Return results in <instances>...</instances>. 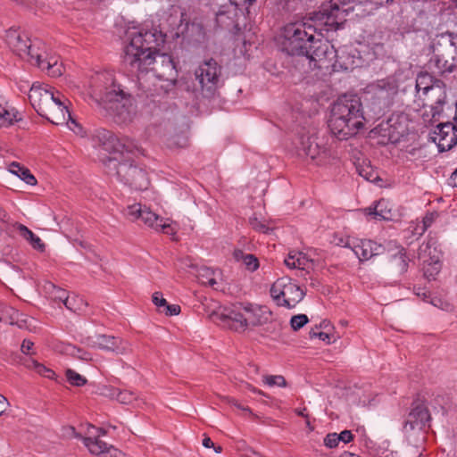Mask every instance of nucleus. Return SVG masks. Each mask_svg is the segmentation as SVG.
Wrapping results in <instances>:
<instances>
[{"instance_id": "obj_1", "label": "nucleus", "mask_w": 457, "mask_h": 457, "mask_svg": "<svg viewBox=\"0 0 457 457\" xmlns=\"http://www.w3.org/2000/svg\"><path fill=\"white\" fill-rule=\"evenodd\" d=\"M129 43L124 48L122 62L137 79L139 87L147 96L168 93L178 77L171 55L160 53L158 47L165 35L157 29H135L128 32Z\"/></svg>"}, {"instance_id": "obj_2", "label": "nucleus", "mask_w": 457, "mask_h": 457, "mask_svg": "<svg viewBox=\"0 0 457 457\" xmlns=\"http://www.w3.org/2000/svg\"><path fill=\"white\" fill-rule=\"evenodd\" d=\"M338 28V22L332 13L313 12L303 21L292 22L284 27L282 33V49L290 55H303L307 48L316 42L317 31H329Z\"/></svg>"}, {"instance_id": "obj_3", "label": "nucleus", "mask_w": 457, "mask_h": 457, "mask_svg": "<svg viewBox=\"0 0 457 457\" xmlns=\"http://www.w3.org/2000/svg\"><path fill=\"white\" fill-rule=\"evenodd\" d=\"M363 120L360 98L357 96L345 95L331 108L328 128L339 140H346L363 127Z\"/></svg>"}, {"instance_id": "obj_4", "label": "nucleus", "mask_w": 457, "mask_h": 457, "mask_svg": "<svg viewBox=\"0 0 457 457\" xmlns=\"http://www.w3.org/2000/svg\"><path fill=\"white\" fill-rule=\"evenodd\" d=\"M98 106L104 108L118 123H126L132 117L130 95L124 92L120 85L112 82L99 94L96 91L92 96Z\"/></svg>"}, {"instance_id": "obj_5", "label": "nucleus", "mask_w": 457, "mask_h": 457, "mask_svg": "<svg viewBox=\"0 0 457 457\" xmlns=\"http://www.w3.org/2000/svg\"><path fill=\"white\" fill-rule=\"evenodd\" d=\"M106 172L111 176H115L117 179L136 190H144L148 187L149 180L146 172L137 166L130 158H125L124 154L120 158L108 157L104 160Z\"/></svg>"}, {"instance_id": "obj_6", "label": "nucleus", "mask_w": 457, "mask_h": 457, "mask_svg": "<svg viewBox=\"0 0 457 457\" xmlns=\"http://www.w3.org/2000/svg\"><path fill=\"white\" fill-rule=\"evenodd\" d=\"M195 79L204 97H212L222 84V66L212 57L204 59L195 71Z\"/></svg>"}, {"instance_id": "obj_7", "label": "nucleus", "mask_w": 457, "mask_h": 457, "mask_svg": "<svg viewBox=\"0 0 457 457\" xmlns=\"http://www.w3.org/2000/svg\"><path fill=\"white\" fill-rule=\"evenodd\" d=\"M95 146L98 145L110 153L123 154L140 152L139 146L128 137L118 138L112 131L105 129H96L91 135Z\"/></svg>"}, {"instance_id": "obj_8", "label": "nucleus", "mask_w": 457, "mask_h": 457, "mask_svg": "<svg viewBox=\"0 0 457 457\" xmlns=\"http://www.w3.org/2000/svg\"><path fill=\"white\" fill-rule=\"evenodd\" d=\"M397 85L393 79H379L367 87V95L376 113H380L388 108L397 94Z\"/></svg>"}, {"instance_id": "obj_9", "label": "nucleus", "mask_w": 457, "mask_h": 457, "mask_svg": "<svg viewBox=\"0 0 457 457\" xmlns=\"http://www.w3.org/2000/svg\"><path fill=\"white\" fill-rule=\"evenodd\" d=\"M5 39L9 47L21 59L43 66L40 48L31 44L26 35L15 29H10L6 31Z\"/></svg>"}, {"instance_id": "obj_10", "label": "nucleus", "mask_w": 457, "mask_h": 457, "mask_svg": "<svg viewBox=\"0 0 457 457\" xmlns=\"http://www.w3.org/2000/svg\"><path fill=\"white\" fill-rule=\"evenodd\" d=\"M125 214L131 221L141 220L146 226L156 231H162L165 234L174 233L170 224L164 221L163 218L153 212L148 207L141 204L129 205Z\"/></svg>"}, {"instance_id": "obj_11", "label": "nucleus", "mask_w": 457, "mask_h": 457, "mask_svg": "<svg viewBox=\"0 0 457 457\" xmlns=\"http://www.w3.org/2000/svg\"><path fill=\"white\" fill-rule=\"evenodd\" d=\"M67 99L59 92L54 99L45 108L44 112L40 116L45 117L53 124L60 125L68 123L71 120V124L74 126H69L75 133L79 134L82 131V128L71 118L68 107L65 104Z\"/></svg>"}, {"instance_id": "obj_12", "label": "nucleus", "mask_w": 457, "mask_h": 457, "mask_svg": "<svg viewBox=\"0 0 457 457\" xmlns=\"http://www.w3.org/2000/svg\"><path fill=\"white\" fill-rule=\"evenodd\" d=\"M87 433L91 436H85L83 443L91 453L99 455L100 457H120L121 455V452L117 448L99 439L101 436L106 435L104 428L89 425Z\"/></svg>"}, {"instance_id": "obj_13", "label": "nucleus", "mask_w": 457, "mask_h": 457, "mask_svg": "<svg viewBox=\"0 0 457 457\" xmlns=\"http://www.w3.org/2000/svg\"><path fill=\"white\" fill-rule=\"evenodd\" d=\"M296 148L299 156L310 157L312 160L318 159L319 164L325 163L329 156V151L326 147L320 146L313 134L301 135Z\"/></svg>"}, {"instance_id": "obj_14", "label": "nucleus", "mask_w": 457, "mask_h": 457, "mask_svg": "<svg viewBox=\"0 0 457 457\" xmlns=\"http://www.w3.org/2000/svg\"><path fill=\"white\" fill-rule=\"evenodd\" d=\"M431 417L427 405L418 399L413 402L411 411L404 423L403 429L405 432L410 430L421 431L426 428Z\"/></svg>"}, {"instance_id": "obj_15", "label": "nucleus", "mask_w": 457, "mask_h": 457, "mask_svg": "<svg viewBox=\"0 0 457 457\" xmlns=\"http://www.w3.org/2000/svg\"><path fill=\"white\" fill-rule=\"evenodd\" d=\"M422 93L428 96L431 102L432 119H436L443 112V106L446 102L445 84L442 80L435 79L430 86L422 88Z\"/></svg>"}, {"instance_id": "obj_16", "label": "nucleus", "mask_w": 457, "mask_h": 457, "mask_svg": "<svg viewBox=\"0 0 457 457\" xmlns=\"http://www.w3.org/2000/svg\"><path fill=\"white\" fill-rule=\"evenodd\" d=\"M408 266L409 259L404 249L401 248L388 259L385 266V273L393 283L396 284L401 281V278L407 271Z\"/></svg>"}, {"instance_id": "obj_17", "label": "nucleus", "mask_w": 457, "mask_h": 457, "mask_svg": "<svg viewBox=\"0 0 457 457\" xmlns=\"http://www.w3.org/2000/svg\"><path fill=\"white\" fill-rule=\"evenodd\" d=\"M211 318L214 322L235 331L242 332L247 328L243 308L233 309L227 312H213Z\"/></svg>"}, {"instance_id": "obj_18", "label": "nucleus", "mask_w": 457, "mask_h": 457, "mask_svg": "<svg viewBox=\"0 0 457 457\" xmlns=\"http://www.w3.org/2000/svg\"><path fill=\"white\" fill-rule=\"evenodd\" d=\"M441 151L453 148L457 144V127L451 122L440 123L431 137Z\"/></svg>"}, {"instance_id": "obj_19", "label": "nucleus", "mask_w": 457, "mask_h": 457, "mask_svg": "<svg viewBox=\"0 0 457 457\" xmlns=\"http://www.w3.org/2000/svg\"><path fill=\"white\" fill-rule=\"evenodd\" d=\"M88 344L93 347L113 352L116 354H124L129 349V344L121 338L106 335H96L87 338Z\"/></svg>"}, {"instance_id": "obj_20", "label": "nucleus", "mask_w": 457, "mask_h": 457, "mask_svg": "<svg viewBox=\"0 0 457 457\" xmlns=\"http://www.w3.org/2000/svg\"><path fill=\"white\" fill-rule=\"evenodd\" d=\"M315 40L316 42L307 48L308 53H305L304 56L312 61L332 60L336 51L329 42L322 40L321 31H317Z\"/></svg>"}, {"instance_id": "obj_21", "label": "nucleus", "mask_w": 457, "mask_h": 457, "mask_svg": "<svg viewBox=\"0 0 457 457\" xmlns=\"http://www.w3.org/2000/svg\"><path fill=\"white\" fill-rule=\"evenodd\" d=\"M56 96L57 92L54 93L39 84H33L29 90V99L33 108L40 115Z\"/></svg>"}, {"instance_id": "obj_22", "label": "nucleus", "mask_w": 457, "mask_h": 457, "mask_svg": "<svg viewBox=\"0 0 457 457\" xmlns=\"http://www.w3.org/2000/svg\"><path fill=\"white\" fill-rule=\"evenodd\" d=\"M384 246L371 240H361L353 247V251L360 261L370 260L375 255L384 253Z\"/></svg>"}, {"instance_id": "obj_23", "label": "nucleus", "mask_w": 457, "mask_h": 457, "mask_svg": "<svg viewBox=\"0 0 457 457\" xmlns=\"http://www.w3.org/2000/svg\"><path fill=\"white\" fill-rule=\"evenodd\" d=\"M305 295V293L300 287L293 284L291 278H288V283H286L285 295L282 299L281 306L288 309L294 308L299 302H301Z\"/></svg>"}, {"instance_id": "obj_24", "label": "nucleus", "mask_w": 457, "mask_h": 457, "mask_svg": "<svg viewBox=\"0 0 457 457\" xmlns=\"http://www.w3.org/2000/svg\"><path fill=\"white\" fill-rule=\"evenodd\" d=\"M418 257L423 263L440 262L441 251L437 249L436 242L429 239L423 243L419 248Z\"/></svg>"}, {"instance_id": "obj_25", "label": "nucleus", "mask_w": 457, "mask_h": 457, "mask_svg": "<svg viewBox=\"0 0 457 457\" xmlns=\"http://www.w3.org/2000/svg\"><path fill=\"white\" fill-rule=\"evenodd\" d=\"M431 69H436L438 74L451 73L457 68V58L453 56L450 60L443 55L435 54L429 61Z\"/></svg>"}, {"instance_id": "obj_26", "label": "nucleus", "mask_w": 457, "mask_h": 457, "mask_svg": "<svg viewBox=\"0 0 457 457\" xmlns=\"http://www.w3.org/2000/svg\"><path fill=\"white\" fill-rule=\"evenodd\" d=\"M190 267L195 270V276L199 283L212 287H214L217 284L216 275L217 273H220L219 270H212L206 266L198 267L193 264Z\"/></svg>"}, {"instance_id": "obj_27", "label": "nucleus", "mask_w": 457, "mask_h": 457, "mask_svg": "<svg viewBox=\"0 0 457 457\" xmlns=\"http://www.w3.org/2000/svg\"><path fill=\"white\" fill-rule=\"evenodd\" d=\"M18 230L19 234L27 241L30 243L33 248L44 251L45 245L42 243L41 239L36 236L30 229H29L25 225L21 223H15L13 225Z\"/></svg>"}, {"instance_id": "obj_28", "label": "nucleus", "mask_w": 457, "mask_h": 457, "mask_svg": "<svg viewBox=\"0 0 457 457\" xmlns=\"http://www.w3.org/2000/svg\"><path fill=\"white\" fill-rule=\"evenodd\" d=\"M20 120L21 114L14 108L0 105V129L10 127Z\"/></svg>"}, {"instance_id": "obj_29", "label": "nucleus", "mask_w": 457, "mask_h": 457, "mask_svg": "<svg viewBox=\"0 0 457 457\" xmlns=\"http://www.w3.org/2000/svg\"><path fill=\"white\" fill-rule=\"evenodd\" d=\"M8 170L11 173L16 175L19 179H21V180H23L24 182H26L29 185L33 186V185L37 184V179L30 173L29 170L21 166L20 163H18V162H12L9 165Z\"/></svg>"}, {"instance_id": "obj_30", "label": "nucleus", "mask_w": 457, "mask_h": 457, "mask_svg": "<svg viewBox=\"0 0 457 457\" xmlns=\"http://www.w3.org/2000/svg\"><path fill=\"white\" fill-rule=\"evenodd\" d=\"M243 311L245 313V319L247 328L248 327H256L263 324V320H262L261 310L258 308H253V305L249 304L247 306L243 307Z\"/></svg>"}, {"instance_id": "obj_31", "label": "nucleus", "mask_w": 457, "mask_h": 457, "mask_svg": "<svg viewBox=\"0 0 457 457\" xmlns=\"http://www.w3.org/2000/svg\"><path fill=\"white\" fill-rule=\"evenodd\" d=\"M40 52L42 53V58H41V62H42V65L43 66H40V65H37V67H39L41 70H47L49 74L55 77V76H60L62 74V71L60 69V66H58V59L57 57L55 56H47L46 55L45 52H43L42 50H40Z\"/></svg>"}, {"instance_id": "obj_32", "label": "nucleus", "mask_w": 457, "mask_h": 457, "mask_svg": "<svg viewBox=\"0 0 457 457\" xmlns=\"http://www.w3.org/2000/svg\"><path fill=\"white\" fill-rule=\"evenodd\" d=\"M286 283H288V278L283 277L277 279L270 287V295L279 306H281L282 299L285 295Z\"/></svg>"}, {"instance_id": "obj_33", "label": "nucleus", "mask_w": 457, "mask_h": 457, "mask_svg": "<svg viewBox=\"0 0 457 457\" xmlns=\"http://www.w3.org/2000/svg\"><path fill=\"white\" fill-rule=\"evenodd\" d=\"M366 212L369 215H374L375 218L379 220H391V211L386 209V202L380 200L377 203L374 208L366 209Z\"/></svg>"}, {"instance_id": "obj_34", "label": "nucleus", "mask_w": 457, "mask_h": 457, "mask_svg": "<svg viewBox=\"0 0 457 457\" xmlns=\"http://www.w3.org/2000/svg\"><path fill=\"white\" fill-rule=\"evenodd\" d=\"M356 170L360 176H361L368 181H375L378 178L377 173L368 164L357 165Z\"/></svg>"}, {"instance_id": "obj_35", "label": "nucleus", "mask_w": 457, "mask_h": 457, "mask_svg": "<svg viewBox=\"0 0 457 457\" xmlns=\"http://www.w3.org/2000/svg\"><path fill=\"white\" fill-rule=\"evenodd\" d=\"M67 380L72 385L76 386H81L87 383L86 378L82 377L80 374L77 373L71 369H68L65 372Z\"/></svg>"}, {"instance_id": "obj_36", "label": "nucleus", "mask_w": 457, "mask_h": 457, "mask_svg": "<svg viewBox=\"0 0 457 457\" xmlns=\"http://www.w3.org/2000/svg\"><path fill=\"white\" fill-rule=\"evenodd\" d=\"M424 275L428 279H434L441 270V263H423Z\"/></svg>"}, {"instance_id": "obj_37", "label": "nucleus", "mask_w": 457, "mask_h": 457, "mask_svg": "<svg viewBox=\"0 0 457 457\" xmlns=\"http://www.w3.org/2000/svg\"><path fill=\"white\" fill-rule=\"evenodd\" d=\"M10 237L4 234L0 233V257L7 256L12 253V247L9 243Z\"/></svg>"}, {"instance_id": "obj_38", "label": "nucleus", "mask_w": 457, "mask_h": 457, "mask_svg": "<svg viewBox=\"0 0 457 457\" xmlns=\"http://www.w3.org/2000/svg\"><path fill=\"white\" fill-rule=\"evenodd\" d=\"M29 367L34 369L38 374L46 377V378H53L54 375V372L45 367L43 364L38 363L37 361H31V365H29Z\"/></svg>"}, {"instance_id": "obj_39", "label": "nucleus", "mask_w": 457, "mask_h": 457, "mask_svg": "<svg viewBox=\"0 0 457 457\" xmlns=\"http://www.w3.org/2000/svg\"><path fill=\"white\" fill-rule=\"evenodd\" d=\"M308 317L305 314H298L291 318L290 325L291 328L296 331L302 328L308 322Z\"/></svg>"}, {"instance_id": "obj_40", "label": "nucleus", "mask_w": 457, "mask_h": 457, "mask_svg": "<svg viewBox=\"0 0 457 457\" xmlns=\"http://www.w3.org/2000/svg\"><path fill=\"white\" fill-rule=\"evenodd\" d=\"M249 223L252 226L253 228H254L257 231L268 234L271 228H270L266 223L261 220H259L257 217H251L249 219Z\"/></svg>"}, {"instance_id": "obj_41", "label": "nucleus", "mask_w": 457, "mask_h": 457, "mask_svg": "<svg viewBox=\"0 0 457 457\" xmlns=\"http://www.w3.org/2000/svg\"><path fill=\"white\" fill-rule=\"evenodd\" d=\"M116 400L122 404H131L133 401L137 400V397L135 396V394L133 392L127 390H119V394Z\"/></svg>"}, {"instance_id": "obj_42", "label": "nucleus", "mask_w": 457, "mask_h": 457, "mask_svg": "<svg viewBox=\"0 0 457 457\" xmlns=\"http://www.w3.org/2000/svg\"><path fill=\"white\" fill-rule=\"evenodd\" d=\"M296 254L295 269L306 270L310 268V263H312V260L301 252H297Z\"/></svg>"}, {"instance_id": "obj_43", "label": "nucleus", "mask_w": 457, "mask_h": 457, "mask_svg": "<svg viewBox=\"0 0 457 457\" xmlns=\"http://www.w3.org/2000/svg\"><path fill=\"white\" fill-rule=\"evenodd\" d=\"M263 382L270 386H286L287 381L283 376H265L263 378Z\"/></svg>"}, {"instance_id": "obj_44", "label": "nucleus", "mask_w": 457, "mask_h": 457, "mask_svg": "<svg viewBox=\"0 0 457 457\" xmlns=\"http://www.w3.org/2000/svg\"><path fill=\"white\" fill-rule=\"evenodd\" d=\"M243 263L245 265L246 269L250 271H254L259 267V262L258 259L253 255V254H247V256L245 257Z\"/></svg>"}, {"instance_id": "obj_45", "label": "nucleus", "mask_w": 457, "mask_h": 457, "mask_svg": "<svg viewBox=\"0 0 457 457\" xmlns=\"http://www.w3.org/2000/svg\"><path fill=\"white\" fill-rule=\"evenodd\" d=\"M318 328H312L309 332L310 337H319L322 341H327L330 344V334L328 331H317Z\"/></svg>"}, {"instance_id": "obj_46", "label": "nucleus", "mask_w": 457, "mask_h": 457, "mask_svg": "<svg viewBox=\"0 0 457 457\" xmlns=\"http://www.w3.org/2000/svg\"><path fill=\"white\" fill-rule=\"evenodd\" d=\"M62 436L66 438L77 437L82 440L85 437L77 433L74 427L71 426L63 427L62 428Z\"/></svg>"}, {"instance_id": "obj_47", "label": "nucleus", "mask_w": 457, "mask_h": 457, "mask_svg": "<svg viewBox=\"0 0 457 457\" xmlns=\"http://www.w3.org/2000/svg\"><path fill=\"white\" fill-rule=\"evenodd\" d=\"M339 443V437L337 436V433H329L324 438V444L328 448L337 447Z\"/></svg>"}, {"instance_id": "obj_48", "label": "nucleus", "mask_w": 457, "mask_h": 457, "mask_svg": "<svg viewBox=\"0 0 457 457\" xmlns=\"http://www.w3.org/2000/svg\"><path fill=\"white\" fill-rule=\"evenodd\" d=\"M323 12L328 13L327 10H324ZM335 12H343V7L340 0H331V11L328 12V14L332 13L334 20L337 21L338 14L335 13Z\"/></svg>"}, {"instance_id": "obj_49", "label": "nucleus", "mask_w": 457, "mask_h": 457, "mask_svg": "<svg viewBox=\"0 0 457 457\" xmlns=\"http://www.w3.org/2000/svg\"><path fill=\"white\" fill-rule=\"evenodd\" d=\"M119 390L120 389L112 386H104L102 388L101 395H103L105 397L116 400L119 394Z\"/></svg>"}, {"instance_id": "obj_50", "label": "nucleus", "mask_w": 457, "mask_h": 457, "mask_svg": "<svg viewBox=\"0 0 457 457\" xmlns=\"http://www.w3.org/2000/svg\"><path fill=\"white\" fill-rule=\"evenodd\" d=\"M435 220V215L433 213L427 214L422 221L420 226V230L419 232L425 233V231L431 226Z\"/></svg>"}, {"instance_id": "obj_51", "label": "nucleus", "mask_w": 457, "mask_h": 457, "mask_svg": "<svg viewBox=\"0 0 457 457\" xmlns=\"http://www.w3.org/2000/svg\"><path fill=\"white\" fill-rule=\"evenodd\" d=\"M152 301L157 307H165V305H167L166 299L163 298L162 294L160 292H155L153 294Z\"/></svg>"}, {"instance_id": "obj_52", "label": "nucleus", "mask_w": 457, "mask_h": 457, "mask_svg": "<svg viewBox=\"0 0 457 457\" xmlns=\"http://www.w3.org/2000/svg\"><path fill=\"white\" fill-rule=\"evenodd\" d=\"M165 314L169 316L178 315L180 312V306L177 304L165 305Z\"/></svg>"}, {"instance_id": "obj_53", "label": "nucleus", "mask_w": 457, "mask_h": 457, "mask_svg": "<svg viewBox=\"0 0 457 457\" xmlns=\"http://www.w3.org/2000/svg\"><path fill=\"white\" fill-rule=\"evenodd\" d=\"M296 253L297 252H290L288 253L287 258L285 259V264L290 269H295V260H296Z\"/></svg>"}, {"instance_id": "obj_54", "label": "nucleus", "mask_w": 457, "mask_h": 457, "mask_svg": "<svg viewBox=\"0 0 457 457\" xmlns=\"http://www.w3.org/2000/svg\"><path fill=\"white\" fill-rule=\"evenodd\" d=\"M339 442L349 443L353 439V436L350 430H344L340 434H337Z\"/></svg>"}, {"instance_id": "obj_55", "label": "nucleus", "mask_w": 457, "mask_h": 457, "mask_svg": "<svg viewBox=\"0 0 457 457\" xmlns=\"http://www.w3.org/2000/svg\"><path fill=\"white\" fill-rule=\"evenodd\" d=\"M417 80L422 87L428 86V82L434 81L433 78L427 73L420 74L417 78Z\"/></svg>"}, {"instance_id": "obj_56", "label": "nucleus", "mask_w": 457, "mask_h": 457, "mask_svg": "<svg viewBox=\"0 0 457 457\" xmlns=\"http://www.w3.org/2000/svg\"><path fill=\"white\" fill-rule=\"evenodd\" d=\"M33 345L34 344L30 340L24 339L21 346V352L25 354H29Z\"/></svg>"}, {"instance_id": "obj_57", "label": "nucleus", "mask_w": 457, "mask_h": 457, "mask_svg": "<svg viewBox=\"0 0 457 457\" xmlns=\"http://www.w3.org/2000/svg\"><path fill=\"white\" fill-rule=\"evenodd\" d=\"M75 302H76V299L74 297L69 296V297L64 298L63 304L65 305V307L67 309L76 312Z\"/></svg>"}, {"instance_id": "obj_58", "label": "nucleus", "mask_w": 457, "mask_h": 457, "mask_svg": "<svg viewBox=\"0 0 457 457\" xmlns=\"http://www.w3.org/2000/svg\"><path fill=\"white\" fill-rule=\"evenodd\" d=\"M73 356L78 357L82 360H87V353H84L83 350L76 347H72L71 353Z\"/></svg>"}, {"instance_id": "obj_59", "label": "nucleus", "mask_w": 457, "mask_h": 457, "mask_svg": "<svg viewBox=\"0 0 457 457\" xmlns=\"http://www.w3.org/2000/svg\"><path fill=\"white\" fill-rule=\"evenodd\" d=\"M443 37H447L450 45L455 48L457 47V34L448 31Z\"/></svg>"}, {"instance_id": "obj_60", "label": "nucleus", "mask_w": 457, "mask_h": 457, "mask_svg": "<svg viewBox=\"0 0 457 457\" xmlns=\"http://www.w3.org/2000/svg\"><path fill=\"white\" fill-rule=\"evenodd\" d=\"M226 401L228 403H231L233 404L234 406H236L237 408L240 409V410H243V411H248V412H251V410L248 408V407H244L242 406L240 403H237V401H236L235 399H232V398H228V397H226L225 398Z\"/></svg>"}, {"instance_id": "obj_61", "label": "nucleus", "mask_w": 457, "mask_h": 457, "mask_svg": "<svg viewBox=\"0 0 457 457\" xmlns=\"http://www.w3.org/2000/svg\"><path fill=\"white\" fill-rule=\"evenodd\" d=\"M248 253H245L242 250H239V249H237L234 251L233 253V256L234 258L237 261V262H244V259L245 256H247Z\"/></svg>"}, {"instance_id": "obj_62", "label": "nucleus", "mask_w": 457, "mask_h": 457, "mask_svg": "<svg viewBox=\"0 0 457 457\" xmlns=\"http://www.w3.org/2000/svg\"><path fill=\"white\" fill-rule=\"evenodd\" d=\"M65 297H68L66 295V292L61 288H57L56 294L54 295V299H58L59 301L63 303Z\"/></svg>"}, {"instance_id": "obj_63", "label": "nucleus", "mask_w": 457, "mask_h": 457, "mask_svg": "<svg viewBox=\"0 0 457 457\" xmlns=\"http://www.w3.org/2000/svg\"><path fill=\"white\" fill-rule=\"evenodd\" d=\"M256 0H241V4L245 6L247 16L250 15L249 7L255 2Z\"/></svg>"}, {"instance_id": "obj_64", "label": "nucleus", "mask_w": 457, "mask_h": 457, "mask_svg": "<svg viewBox=\"0 0 457 457\" xmlns=\"http://www.w3.org/2000/svg\"><path fill=\"white\" fill-rule=\"evenodd\" d=\"M7 404V399L2 395H0V416L4 413Z\"/></svg>"}]
</instances>
